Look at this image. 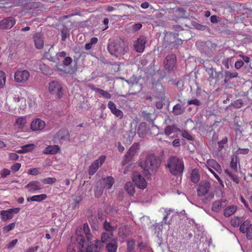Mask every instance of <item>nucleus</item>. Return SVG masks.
I'll use <instances>...</instances> for the list:
<instances>
[{"label": "nucleus", "mask_w": 252, "mask_h": 252, "mask_svg": "<svg viewBox=\"0 0 252 252\" xmlns=\"http://www.w3.org/2000/svg\"><path fill=\"white\" fill-rule=\"evenodd\" d=\"M168 13L171 14L172 20L177 21L180 18L184 17L185 11L183 8H177L168 10Z\"/></svg>", "instance_id": "nucleus-13"}, {"label": "nucleus", "mask_w": 252, "mask_h": 252, "mask_svg": "<svg viewBox=\"0 0 252 252\" xmlns=\"http://www.w3.org/2000/svg\"><path fill=\"white\" fill-rule=\"evenodd\" d=\"M99 94L104 98L106 99H110L112 97V95L109 93L102 89L100 90Z\"/></svg>", "instance_id": "nucleus-56"}, {"label": "nucleus", "mask_w": 252, "mask_h": 252, "mask_svg": "<svg viewBox=\"0 0 252 252\" xmlns=\"http://www.w3.org/2000/svg\"><path fill=\"white\" fill-rule=\"evenodd\" d=\"M103 188L110 189L114 183V179L112 176H108L102 180Z\"/></svg>", "instance_id": "nucleus-31"}, {"label": "nucleus", "mask_w": 252, "mask_h": 252, "mask_svg": "<svg viewBox=\"0 0 252 252\" xmlns=\"http://www.w3.org/2000/svg\"><path fill=\"white\" fill-rule=\"evenodd\" d=\"M27 124L26 117L21 116L17 119L15 121L14 126L18 130L22 131Z\"/></svg>", "instance_id": "nucleus-23"}, {"label": "nucleus", "mask_w": 252, "mask_h": 252, "mask_svg": "<svg viewBox=\"0 0 252 252\" xmlns=\"http://www.w3.org/2000/svg\"><path fill=\"white\" fill-rule=\"evenodd\" d=\"M113 236V232H103L101 234V242L102 243H105L109 240H111V239Z\"/></svg>", "instance_id": "nucleus-40"}, {"label": "nucleus", "mask_w": 252, "mask_h": 252, "mask_svg": "<svg viewBox=\"0 0 252 252\" xmlns=\"http://www.w3.org/2000/svg\"><path fill=\"white\" fill-rule=\"evenodd\" d=\"M132 181L137 188L144 189L147 187V182L145 178L139 173L135 172L132 177Z\"/></svg>", "instance_id": "nucleus-10"}, {"label": "nucleus", "mask_w": 252, "mask_h": 252, "mask_svg": "<svg viewBox=\"0 0 252 252\" xmlns=\"http://www.w3.org/2000/svg\"><path fill=\"white\" fill-rule=\"evenodd\" d=\"M227 204V201L226 200H220L215 201L212 207V210L213 212H219L221 209L226 207Z\"/></svg>", "instance_id": "nucleus-20"}, {"label": "nucleus", "mask_w": 252, "mask_h": 252, "mask_svg": "<svg viewBox=\"0 0 252 252\" xmlns=\"http://www.w3.org/2000/svg\"><path fill=\"white\" fill-rule=\"evenodd\" d=\"M108 107L111 110V112L112 113L116 109H117L116 104L112 101H109L108 103Z\"/></svg>", "instance_id": "nucleus-62"}, {"label": "nucleus", "mask_w": 252, "mask_h": 252, "mask_svg": "<svg viewBox=\"0 0 252 252\" xmlns=\"http://www.w3.org/2000/svg\"><path fill=\"white\" fill-rule=\"evenodd\" d=\"M39 168H31L28 171V173L30 175L35 176L37 175L39 173Z\"/></svg>", "instance_id": "nucleus-63"}, {"label": "nucleus", "mask_w": 252, "mask_h": 252, "mask_svg": "<svg viewBox=\"0 0 252 252\" xmlns=\"http://www.w3.org/2000/svg\"><path fill=\"white\" fill-rule=\"evenodd\" d=\"M232 105L235 108H240L243 106V102L242 99H237L234 101L232 103Z\"/></svg>", "instance_id": "nucleus-57"}, {"label": "nucleus", "mask_w": 252, "mask_h": 252, "mask_svg": "<svg viewBox=\"0 0 252 252\" xmlns=\"http://www.w3.org/2000/svg\"><path fill=\"white\" fill-rule=\"evenodd\" d=\"M21 167V163H18V162L15 163L11 167L12 172L14 173L17 172L20 169Z\"/></svg>", "instance_id": "nucleus-58"}, {"label": "nucleus", "mask_w": 252, "mask_h": 252, "mask_svg": "<svg viewBox=\"0 0 252 252\" xmlns=\"http://www.w3.org/2000/svg\"><path fill=\"white\" fill-rule=\"evenodd\" d=\"M26 188L29 189V191L30 192L39 190L42 188L40 183L37 181L30 182L26 186Z\"/></svg>", "instance_id": "nucleus-22"}, {"label": "nucleus", "mask_w": 252, "mask_h": 252, "mask_svg": "<svg viewBox=\"0 0 252 252\" xmlns=\"http://www.w3.org/2000/svg\"><path fill=\"white\" fill-rule=\"evenodd\" d=\"M61 35L62 40L63 41H65L67 37L69 35L68 30L67 29H63L61 32Z\"/></svg>", "instance_id": "nucleus-53"}, {"label": "nucleus", "mask_w": 252, "mask_h": 252, "mask_svg": "<svg viewBox=\"0 0 252 252\" xmlns=\"http://www.w3.org/2000/svg\"><path fill=\"white\" fill-rule=\"evenodd\" d=\"M83 233L82 227L81 226L77 227L76 231V234L77 236L76 241L77 243L82 246L86 245L87 243V241L85 240L83 235Z\"/></svg>", "instance_id": "nucleus-21"}, {"label": "nucleus", "mask_w": 252, "mask_h": 252, "mask_svg": "<svg viewBox=\"0 0 252 252\" xmlns=\"http://www.w3.org/2000/svg\"><path fill=\"white\" fill-rule=\"evenodd\" d=\"M57 180L55 178L48 177L43 179L41 180L42 183L44 184H51L55 183Z\"/></svg>", "instance_id": "nucleus-51"}, {"label": "nucleus", "mask_w": 252, "mask_h": 252, "mask_svg": "<svg viewBox=\"0 0 252 252\" xmlns=\"http://www.w3.org/2000/svg\"><path fill=\"white\" fill-rule=\"evenodd\" d=\"M47 197V196L46 194H41L39 195H35L32 197H29L27 198V201L28 202L30 201H36V202H41L45 199H46Z\"/></svg>", "instance_id": "nucleus-34"}, {"label": "nucleus", "mask_w": 252, "mask_h": 252, "mask_svg": "<svg viewBox=\"0 0 252 252\" xmlns=\"http://www.w3.org/2000/svg\"><path fill=\"white\" fill-rule=\"evenodd\" d=\"M168 12L167 11H165L164 10H161L160 11L158 12L156 15V19L161 20L164 18L165 15Z\"/></svg>", "instance_id": "nucleus-50"}, {"label": "nucleus", "mask_w": 252, "mask_h": 252, "mask_svg": "<svg viewBox=\"0 0 252 252\" xmlns=\"http://www.w3.org/2000/svg\"><path fill=\"white\" fill-rule=\"evenodd\" d=\"M106 249L108 252H116L118 249V243L117 239H113L106 246Z\"/></svg>", "instance_id": "nucleus-27"}, {"label": "nucleus", "mask_w": 252, "mask_h": 252, "mask_svg": "<svg viewBox=\"0 0 252 252\" xmlns=\"http://www.w3.org/2000/svg\"><path fill=\"white\" fill-rule=\"evenodd\" d=\"M60 150V148L58 145H50L45 148L43 151V154L46 155H55L58 153Z\"/></svg>", "instance_id": "nucleus-24"}, {"label": "nucleus", "mask_w": 252, "mask_h": 252, "mask_svg": "<svg viewBox=\"0 0 252 252\" xmlns=\"http://www.w3.org/2000/svg\"><path fill=\"white\" fill-rule=\"evenodd\" d=\"M34 45L37 49H41L44 46V40L42 35L39 32L34 34L33 36Z\"/></svg>", "instance_id": "nucleus-18"}, {"label": "nucleus", "mask_w": 252, "mask_h": 252, "mask_svg": "<svg viewBox=\"0 0 252 252\" xmlns=\"http://www.w3.org/2000/svg\"><path fill=\"white\" fill-rule=\"evenodd\" d=\"M139 147L138 144H133L125 155L124 160L126 162H129L132 158V157L137 152V151L139 149Z\"/></svg>", "instance_id": "nucleus-15"}, {"label": "nucleus", "mask_w": 252, "mask_h": 252, "mask_svg": "<svg viewBox=\"0 0 252 252\" xmlns=\"http://www.w3.org/2000/svg\"><path fill=\"white\" fill-rule=\"evenodd\" d=\"M85 246H81L79 244L77 241L75 242L71 241L68 245L67 248V252H80V251H84V247Z\"/></svg>", "instance_id": "nucleus-19"}, {"label": "nucleus", "mask_w": 252, "mask_h": 252, "mask_svg": "<svg viewBox=\"0 0 252 252\" xmlns=\"http://www.w3.org/2000/svg\"><path fill=\"white\" fill-rule=\"evenodd\" d=\"M94 243H90L86 248V252H100V250L102 247V244L100 241L95 240Z\"/></svg>", "instance_id": "nucleus-16"}, {"label": "nucleus", "mask_w": 252, "mask_h": 252, "mask_svg": "<svg viewBox=\"0 0 252 252\" xmlns=\"http://www.w3.org/2000/svg\"><path fill=\"white\" fill-rule=\"evenodd\" d=\"M191 181L194 183H197L200 180V174L197 169L192 170L190 177Z\"/></svg>", "instance_id": "nucleus-38"}, {"label": "nucleus", "mask_w": 252, "mask_h": 252, "mask_svg": "<svg viewBox=\"0 0 252 252\" xmlns=\"http://www.w3.org/2000/svg\"><path fill=\"white\" fill-rule=\"evenodd\" d=\"M239 162V158L238 157H232L230 163V168L232 170V172L236 173L238 171L237 164Z\"/></svg>", "instance_id": "nucleus-35"}, {"label": "nucleus", "mask_w": 252, "mask_h": 252, "mask_svg": "<svg viewBox=\"0 0 252 252\" xmlns=\"http://www.w3.org/2000/svg\"><path fill=\"white\" fill-rule=\"evenodd\" d=\"M207 169H208V170L213 174V175L214 176V177H215V178L218 181V182L222 184V180L220 179V178L219 177V176L218 175V174L215 172V171L211 168L210 167H207Z\"/></svg>", "instance_id": "nucleus-61"}, {"label": "nucleus", "mask_w": 252, "mask_h": 252, "mask_svg": "<svg viewBox=\"0 0 252 252\" xmlns=\"http://www.w3.org/2000/svg\"><path fill=\"white\" fill-rule=\"evenodd\" d=\"M108 50L111 55L117 57L125 55L128 50L127 44L122 39H117L108 45Z\"/></svg>", "instance_id": "nucleus-2"}, {"label": "nucleus", "mask_w": 252, "mask_h": 252, "mask_svg": "<svg viewBox=\"0 0 252 252\" xmlns=\"http://www.w3.org/2000/svg\"><path fill=\"white\" fill-rule=\"evenodd\" d=\"M165 68L168 71H172L176 65V56L175 54H172L166 56L164 61Z\"/></svg>", "instance_id": "nucleus-7"}, {"label": "nucleus", "mask_w": 252, "mask_h": 252, "mask_svg": "<svg viewBox=\"0 0 252 252\" xmlns=\"http://www.w3.org/2000/svg\"><path fill=\"white\" fill-rule=\"evenodd\" d=\"M224 172L229 176V177L236 184H239L240 182V178L238 177L237 175L234 174L231 171H230L228 169H226L224 170Z\"/></svg>", "instance_id": "nucleus-39"}, {"label": "nucleus", "mask_w": 252, "mask_h": 252, "mask_svg": "<svg viewBox=\"0 0 252 252\" xmlns=\"http://www.w3.org/2000/svg\"><path fill=\"white\" fill-rule=\"evenodd\" d=\"M11 171L7 169V168H3L0 171V175L1 176V178H5L7 176L9 175L10 174Z\"/></svg>", "instance_id": "nucleus-54"}, {"label": "nucleus", "mask_w": 252, "mask_h": 252, "mask_svg": "<svg viewBox=\"0 0 252 252\" xmlns=\"http://www.w3.org/2000/svg\"><path fill=\"white\" fill-rule=\"evenodd\" d=\"M103 226L105 230L109 231L110 232H113V231H114L116 228V227L112 226L110 223L107 221H104Z\"/></svg>", "instance_id": "nucleus-45"}, {"label": "nucleus", "mask_w": 252, "mask_h": 252, "mask_svg": "<svg viewBox=\"0 0 252 252\" xmlns=\"http://www.w3.org/2000/svg\"><path fill=\"white\" fill-rule=\"evenodd\" d=\"M252 229V224L248 220L245 221L240 226V230L243 233H247L250 231H251Z\"/></svg>", "instance_id": "nucleus-32"}, {"label": "nucleus", "mask_w": 252, "mask_h": 252, "mask_svg": "<svg viewBox=\"0 0 252 252\" xmlns=\"http://www.w3.org/2000/svg\"><path fill=\"white\" fill-rule=\"evenodd\" d=\"M237 77H238V73L236 71L230 72L229 71H225L224 82L225 83H226L230 79Z\"/></svg>", "instance_id": "nucleus-33"}, {"label": "nucleus", "mask_w": 252, "mask_h": 252, "mask_svg": "<svg viewBox=\"0 0 252 252\" xmlns=\"http://www.w3.org/2000/svg\"><path fill=\"white\" fill-rule=\"evenodd\" d=\"M228 142V139L227 137H225L220 141L218 142V144L219 147L218 148V151L219 152H220L224 148V145L226 144Z\"/></svg>", "instance_id": "nucleus-43"}, {"label": "nucleus", "mask_w": 252, "mask_h": 252, "mask_svg": "<svg viewBox=\"0 0 252 252\" xmlns=\"http://www.w3.org/2000/svg\"><path fill=\"white\" fill-rule=\"evenodd\" d=\"M243 65L244 62L241 60L237 61L234 64L235 67L237 69L241 68L243 66Z\"/></svg>", "instance_id": "nucleus-64"}, {"label": "nucleus", "mask_w": 252, "mask_h": 252, "mask_svg": "<svg viewBox=\"0 0 252 252\" xmlns=\"http://www.w3.org/2000/svg\"><path fill=\"white\" fill-rule=\"evenodd\" d=\"M106 157L105 156H101L98 159L94 161L89 167V174L91 176L93 175L98 168L102 165Z\"/></svg>", "instance_id": "nucleus-9"}, {"label": "nucleus", "mask_w": 252, "mask_h": 252, "mask_svg": "<svg viewBox=\"0 0 252 252\" xmlns=\"http://www.w3.org/2000/svg\"><path fill=\"white\" fill-rule=\"evenodd\" d=\"M241 221H241V218H238V217H235V218H233L231 220L230 223H231V225L233 226V227H237V226H239V225L240 224Z\"/></svg>", "instance_id": "nucleus-48"}, {"label": "nucleus", "mask_w": 252, "mask_h": 252, "mask_svg": "<svg viewBox=\"0 0 252 252\" xmlns=\"http://www.w3.org/2000/svg\"><path fill=\"white\" fill-rule=\"evenodd\" d=\"M181 135L183 137L189 140H192L193 137L191 135V134L187 131L186 130H183L181 131Z\"/></svg>", "instance_id": "nucleus-52"}, {"label": "nucleus", "mask_w": 252, "mask_h": 252, "mask_svg": "<svg viewBox=\"0 0 252 252\" xmlns=\"http://www.w3.org/2000/svg\"><path fill=\"white\" fill-rule=\"evenodd\" d=\"M40 69L45 75H49L52 73L50 68L44 64L40 65Z\"/></svg>", "instance_id": "nucleus-42"}, {"label": "nucleus", "mask_w": 252, "mask_h": 252, "mask_svg": "<svg viewBox=\"0 0 252 252\" xmlns=\"http://www.w3.org/2000/svg\"><path fill=\"white\" fill-rule=\"evenodd\" d=\"M35 145L33 144H29L23 146L21 148L24 149L25 153H28L32 151L34 148Z\"/></svg>", "instance_id": "nucleus-49"}, {"label": "nucleus", "mask_w": 252, "mask_h": 252, "mask_svg": "<svg viewBox=\"0 0 252 252\" xmlns=\"http://www.w3.org/2000/svg\"><path fill=\"white\" fill-rule=\"evenodd\" d=\"M112 113H113L115 116L119 118L120 119H122L124 116V113L123 111L117 108Z\"/></svg>", "instance_id": "nucleus-60"}, {"label": "nucleus", "mask_w": 252, "mask_h": 252, "mask_svg": "<svg viewBox=\"0 0 252 252\" xmlns=\"http://www.w3.org/2000/svg\"><path fill=\"white\" fill-rule=\"evenodd\" d=\"M72 62L71 58L69 57H65L63 61V65L58 64L57 65L58 70L69 74H73L77 70V66L75 64L73 67L68 68V66Z\"/></svg>", "instance_id": "nucleus-5"}, {"label": "nucleus", "mask_w": 252, "mask_h": 252, "mask_svg": "<svg viewBox=\"0 0 252 252\" xmlns=\"http://www.w3.org/2000/svg\"><path fill=\"white\" fill-rule=\"evenodd\" d=\"M15 24V20L13 17L5 18L0 22V29H10Z\"/></svg>", "instance_id": "nucleus-14"}, {"label": "nucleus", "mask_w": 252, "mask_h": 252, "mask_svg": "<svg viewBox=\"0 0 252 252\" xmlns=\"http://www.w3.org/2000/svg\"><path fill=\"white\" fill-rule=\"evenodd\" d=\"M181 129L177 127L175 125H168L164 128V133L166 136H169L175 132H180Z\"/></svg>", "instance_id": "nucleus-29"}, {"label": "nucleus", "mask_w": 252, "mask_h": 252, "mask_svg": "<svg viewBox=\"0 0 252 252\" xmlns=\"http://www.w3.org/2000/svg\"><path fill=\"white\" fill-rule=\"evenodd\" d=\"M135 134H136V129L135 128H131L127 132V135H128L127 137V139L129 141H131L133 140Z\"/></svg>", "instance_id": "nucleus-47"}, {"label": "nucleus", "mask_w": 252, "mask_h": 252, "mask_svg": "<svg viewBox=\"0 0 252 252\" xmlns=\"http://www.w3.org/2000/svg\"><path fill=\"white\" fill-rule=\"evenodd\" d=\"M236 206L232 205L226 207L223 211V215L225 217H229L232 215L237 210Z\"/></svg>", "instance_id": "nucleus-36"}, {"label": "nucleus", "mask_w": 252, "mask_h": 252, "mask_svg": "<svg viewBox=\"0 0 252 252\" xmlns=\"http://www.w3.org/2000/svg\"><path fill=\"white\" fill-rule=\"evenodd\" d=\"M68 130L66 129H62L59 130L55 135V138L58 140L65 139L69 137Z\"/></svg>", "instance_id": "nucleus-28"}, {"label": "nucleus", "mask_w": 252, "mask_h": 252, "mask_svg": "<svg viewBox=\"0 0 252 252\" xmlns=\"http://www.w3.org/2000/svg\"><path fill=\"white\" fill-rule=\"evenodd\" d=\"M160 165V160L156 156L150 155L146 157L145 162L141 164L143 170L149 175L154 174Z\"/></svg>", "instance_id": "nucleus-1"}, {"label": "nucleus", "mask_w": 252, "mask_h": 252, "mask_svg": "<svg viewBox=\"0 0 252 252\" xmlns=\"http://www.w3.org/2000/svg\"><path fill=\"white\" fill-rule=\"evenodd\" d=\"M127 249L128 252H131L133 251L135 247V241L134 240H130L127 242Z\"/></svg>", "instance_id": "nucleus-46"}, {"label": "nucleus", "mask_w": 252, "mask_h": 252, "mask_svg": "<svg viewBox=\"0 0 252 252\" xmlns=\"http://www.w3.org/2000/svg\"><path fill=\"white\" fill-rule=\"evenodd\" d=\"M185 111V107L181 104L178 103L173 106L172 112L174 115H180L183 114Z\"/></svg>", "instance_id": "nucleus-30"}, {"label": "nucleus", "mask_w": 252, "mask_h": 252, "mask_svg": "<svg viewBox=\"0 0 252 252\" xmlns=\"http://www.w3.org/2000/svg\"><path fill=\"white\" fill-rule=\"evenodd\" d=\"M207 167L212 168L219 173L221 171V168L218 162L215 159H210L207 161Z\"/></svg>", "instance_id": "nucleus-26"}, {"label": "nucleus", "mask_w": 252, "mask_h": 252, "mask_svg": "<svg viewBox=\"0 0 252 252\" xmlns=\"http://www.w3.org/2000/svg\"><path fill=\"white\" fill-rule=\"evenodd\" d=\"M45 126V123L40 119L33 120L31 125V128L33 131L41 130Z\"/></svg>", "instance_id": "nucleus-17"}, {"label": "nucleus", "mask_w": 252, "mask_h": 252, "mask_svg": "<svg viewBox=\"0 0 252 252\" xmlns=\"http://www.w3.org/2000/svg\"><path fill=\"white\" fill-rule=\"evenodd\" d=\"M49 92L56 95L57 98H61L63 95V89L61 83L57 81H53L49 84Z\"/></svg>", "instance_id": "nucleus-4"}, {"label": "nucleus", "mask_w": 252, "mask_h": 252, "mask_svg": "<svg viewBox=\"0 0 252 252\" xmlns=\"http://www.w3.org/2000/svg\"><path fill=\"white\" fill-rule=\"evenodd\" d=\"M167 166L171 173L174 175L182 174L184 169L183 160L175 156H171L168 159Z\"/></svg>", "instance_id": "nucleus-3"}, {"label": "nucleus", "mask_w": 252, "mask_h": 252, "mask_svg": "<svg viewBox=\"0 0 252 252\" xmlns=\"http://www.w3.org/2000/svg\"><path fill=\"white\" fill-rule=\"evenodd\" d=\"M146 42V37L144 36H140L138 38L133 45L135 51L138 53H143L145 48Z\"/></svg>", "instance_id": "nucleus-11"}, {"label": "nucleus", "mask_w": 252, "mask_h": 252, "mask_svg": "<svg viewBox=\"0 0 252 252\" xmlns=\"http://www.w3.org/2000/svg\"><path fill=\"white\" fill-rule=\"evenodd\" d=\"M210 187L211 185L209 182L207 181L201 182L197 189V195L199 196H204L208 192Z\"/></svg>", "instance_id": "nucleus-12"}, {"label": "nucleus", "mask_w": 252, "mask_h": 252, "mask_svg": "<svg viewBox=\"0 0 252 252\" xmlns=\"http://www.w3.org/2000/svg\"><path fill=\"white\" fill-rule=\"evenodd\" d=\"M20 210V208H15L9 209L7 210H2L0 213L1 219L4 221H6L11 219L14 215L18 213Z\"/></svg>", "instance_id": "nucleus-8"}, {"label": "nucleus", "mask_w": 252, "mask_h": 252, "mask_svg": "<svg viewBox=\"0 0 252 252\" xmlns=\"http://www.w3.org/2000/svg\"><path fill=\"white\" fill-rule=\"evenodd\" d=\"M148 131V129L147 128V124L145 122L140 123L137 129V133L138 134L139 136L140 137H145Z\"/></svg>", "instance_id": "nucleus-25"}, {"label": "nucleus", "mask_w": 252, "mask_h": 252, "mask_svg": "<svg viewBox=\"0 0 252 252\" xmlns=\"http://www.w3.org/2000/svg\"><path fill=\"white\" fill-rule=\"evenodd\" d=\"M83 233L85 234L87 238V242H89L92 240V235L90 233V229L87 223H85L82 227Z\"/></svg>", "instance_id": "nucleus-37"}, {"label": "nucleus", "mask_w": 252, "mask_h": 252, "mask_svg": "<svg viewBox=\"0 0 252 252\" xmlns=\"http://www.w3.org/2000/svg\"><path fill=\"white\" fill-rule=\"evenodd\" d=\"M125 188L127 193L130 195H133L135 193L134 187L133 184L130 182H128L126 183Z\"/></svg>", "instance_id": "nucleus-41"}, {"label": "nucleus", "mask_w": 252, "mask_h": 252, "mask_svg": "<svg viewBox=\"0 0 252 252\" xmlns=\"http://www.w3.org/2000/svg\"><path fill=\"white\" fill-rule=\"evenodd\" d=\"M30 76V72L27 70H19L15 72L14 78L16 82L24 84L28 81Z\"/></svg>", "instance_id": "nucleus-6"}, {"label": "nucleus", "mask_w": 252, "mask_h": 252, "mask_svg": "<svg viewBox=\"0 0 252 252\" xmlns=\"http://www.w3.org/2000/svg\"><path fill=\"white\" fill-rule=\"evenodd\" d=\"M6 76L5 73L0 70V88H3L5 85Z\"/></svg>", "instance_id": "nucleus-44"}, {"label": "nucleus", "mask_w": 252, "mask_h": 252, "mask_svg": "<svg viewBox=\"0 0 252 252\" xmlns=\"http://www.w3.org/2000/svg\"><path fill=\"white\" fill-rule=\"evenodd\" d=\"M16 223L15 222H12L11 223H9L6 226H5L3 227V231L4 232H8L10 231L13 229L15 226Z\"/></svg>", "instance_id": "nucleus-55"}, {"label": "nucleus", "mask_w": 252, "mask_h": 252, "mask_svg": "<svg viewBox=\"0 0 252 252\" xmlns=\"http://www.w3.org/2000/svg\"><path fill=\"white\" fill-rule=\"evenodd\" d=\"M188 104L189 105H194L198 106L201 105V102L197 99L195 98L188 100Z\"/></svg>", "instance_id": "nucleus-59"}]
</instances>
